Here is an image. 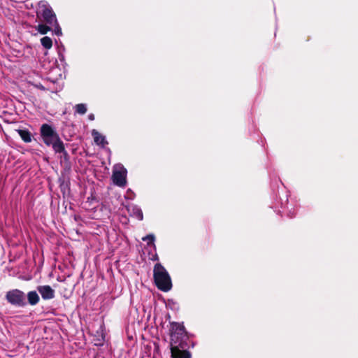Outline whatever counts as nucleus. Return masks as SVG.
I'll return each mask as SVG.
<instances>
[{"label": "nucleus", "instance_id": "nucleus-1", "mask_svg": "<svg viewBox=\"0 0 358 358\" xmlns=\"http://www.w3.org/2000/svg\"><path fill=\"white\" fill-rule=\"evenodd\" d=\"M170 350L171 358H192L189 348L194 343L190 340L185 327L176 322H171Z\"/></svg>", "mask_w": 358, "mask_h": 358}, {"label": "nucleus", "instance_id": "nucleus-2", "mask_svg": "<svg viewBox=\"0 0 358 358\" xmlns=\"http://www.w3.org/2000/svg\"><path fill=\"white\" fill-rule=\"evenodd\" d=\"M39 10L37 11V17L44 23L53 26V32L57 36L62 35V29L57 22V16L50 6L41 1L38 4Z\"/></svg>", "mask_w": 358, "mask_h": 358}, {"label": "nucleus", "instance_id": "nucleus-3", "mask_svg": "<svg viewBox=\"0 0 358 358\" xmlns=\"http://www.w3.org/2000/svg\"><path fill=\"white\" fill-rule=\"evenodd\" d=\"M40 136L44 144L51 146L53 150H60L63 147V141L59 134L51 125L43 124L40 128Z\"/></svg>", "mask_w": 358, "mask_h": 358}, {"label": "nucleus", "instance_id": "nucleus-4", "mask_svg": "<svg viewBox=\"0 0 358 358\" xmlns=\"http://www.w3.org/2000/svg\"><path fill=\"white\" fill-rule=\"evenodd\" d=\"M153 278L156 287L162 292H169L172 287L171 277L166 268L160 264L155 265Z\"/></svg>", "mask_w": 358, "mask_h": 358}, {"label": "nucleus", "instance_id": "nucleus-5", "mask_svg": "<svg viewBox=\"0 0 358 358\" xmlns=\"http://www.w3.org/2000/svg\"><path fill=\"white\" fill-rule=\"evenodd\" d=\"M7 302L15 307H25L27 305L25 293L19 289H13L6 293Z\"/></svg>", "mask_w": 358, "mask_h": 358}, {"label": "nucleus", "instance_id": "nucleus-6", "mask_svg": "<svg viewBox=\"0 0 358 358\" xmlns=\"http://www.w3.org/2000/svg\"><path fill=\"white\" fill-rule=\"evenodd\" d=\"M126 176L125 169L114 171L112 176L113 183L119 187H124L127 184Z\"/></svg>", "mask_w": 358, "mask_h": 358}, {"label": "nucleus", "instance_id": "nucleus-7", "mask_svg": "<svg viewBox=\"0 0 358 358\" xmlns=\"http://www.w3.org/2000/svg\"><path fill=\"white\" fill-rule=\"evenodd\" d=\"M37 290L44 300H50L55 297V290L50 285H39Z\"/></svg>", "mask_w": 358, "mask_h": 358}, {"label": "nucleus", "instance_id": "nucleus-8", "mask_svg": "<svg viewBox=\"0 0 358 358\" xmlns=\"http://www.w3.org/2000/svg\"><path fill=\"white\" fill-rule=\"evenodd\" d=\"M27 299V303H29L31 306H35L39 302L40 297L36 291H30L26 295V300Z\"/></svg>", "mask_w": 358, "mask_h": 358}, {"label": "nucleus", "instance_id": "nucleus-9", "mask_svg": "<svg viewBox=\"0 0 358 358\" xmlns=\"http://www.w3.org/2000/svg\"><path fill=\"white\" fill-rule=\"evenodd\" d=\"M92 134L94 141L96 144L100 145L103 147H104L106 144H108V142L106 141L105 136L101 135L96 130H95V129L92 130Z\"/></svg>", "mask_w": 358, "mask_h": 358}, {"label": "nucleus", "instance_id": "nucleus-10", "mask_svg": "<svg viewBox=\"0 0 358 358\" xmlns=\"http://www.w3.org/2000/svg\"><path fill=\"white\" fill-rule=\"evenodd\" d=\"M55 153H61L62 156L61 157V163H64L66 166L69 167L70 162V156L67 151L65 150L64 144L63 143V147L60 150H54Z\"/></svg>", "mask_w": 358, "mask_h": 358}, {"label": "nucleus", "instance_id": "nucleus-11", "mask_svg": "<svg viewBox=\"0 0 358 358\" xmlns=\"http://www.w3.org/2000/svg\"><path fill=\"white\" fill-rule=\"evenodd\" d=\"M17 132L24 143L31 142L32 134L28 129H17Z\"/></svg>", "mask_w": 358, "mask_h": 358}, {"label": "nucleus", "instance_id": "nucleus-12", "mask_svg": "<svg viewBox=\"0 0 358 358\" xmlns=\"http://www.w3.org/2000/svg\"><path fill=\"white\" fill-rule=\"evenodd\" d=\"M36 30L41 34H46L50 31H53V26H50L43 22L37 26Z\"/></svg>", "mask_w": 358, "mask_h": 358}, {"label": "nucleus", "instance_id": "nucleus-13", "mask_svg": "<svg viewBox=\"0 0 358 358\" xmlns=\"http://www.w3.org/2000/svg\"><path fill=\"white\" fill-rule=\"evenodd\" d=\"M41 45L45 48V49H50L52 46V39L48 36H44L41 39Z\"/></svg>", "mask_w": 358, "mask_h": 358}, {"label": "nucleus", "instance_id": "nucleus-14", "mask_svg": "<svg viewBox=\"0 0 358 358\" xmlns=\"http://www.w3.org/2000/svg\"><path fill=\"white\" fill-rule=\"evenodd\" d=\"M76 112L80 115H84L87 112V107L84 103H78L76 105Z\"/></svg>", "mask_w": 358, "mask_h": 358}, {"label": "nucleus", "instance_id": "nucleus-15", "mask_svg": "<svg viewBox=\"0 0 358 358\" xmlns=\"http://www.w3.org/2000/svg\"><path fill=\"white\" fill-rule=\"evenodd\" d=\"M133 215L136 217V219L139 221L142 220L143 218V214L142 210L140 208H134Z\"/></svg>", "mask_w": 358, "mask_h": 358}, {"label": "nucleus", "instance_id": "nucleus-16", "mask_svg": "<svg viewBox=\"0 0 358 358\" xmlns=\"http://www.w3.org/2000/svg\"><path fill=\"white\" fill-rule=\"evenodd\" d=\"M155 236L153 234H148L147 236H145V237H143L142 238V240L143 241H146L148 245H151V244H153L154 241H155Z\"/></svg>", "mask_w": 358, "mask_h": 358}, {"label": "nucleus", "instance_id": "nucleus-17", "mask_svg": "<svg viewBox=\"0 0 358 358\" xmlns=\"http://www.w3.org/2000/svg\"><path fill=\"white\" fill-rule=\"evenodd\" d=\"M94 199H95V198L93 196H92L91 197L87 198V202H90L91 203Z\"/></svg>", "mask_w": 358, "mask_h": 358}, {"label": "nucleus", "instance_id": "nucleus-18", "mask_svg": "<svg viewBox=\"0 0 358 358\" xmlns=\"http://www.w3.org/2000/svg\"><path fill=\"white\" fill-rule=\"evenodd\" d=\"M89 120H94V114H90L88 116Z\"/></svg>", "mask_w": 358, "mask_h": 358}, {"label": "nucleus", "instance_id": "nucleus-19", "mask_svg": "<svg viewBox=\"0 0 358 358\" xmlns=\"http://www.w3.org/2000/svg\"><path fill=\"white\" fill-rule=\"evenodd\" d=\"M158 259L157 255H156L155 257H154L153 259Z\"/></svg>", "mask_w": 358, "mask_h": 358}]
</instances>
